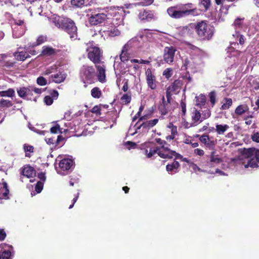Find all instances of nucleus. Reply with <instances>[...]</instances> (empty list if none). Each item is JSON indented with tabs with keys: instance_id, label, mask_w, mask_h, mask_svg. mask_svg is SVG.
Instances as JSON below:
<instances>
[{
	"instance_id": "obj_1",
	"label": "nucleus",
	"mask_w": 259,
	"mask_h": 259,
	"mask_svg": "<svg viewBox=\"0 0 259 259\" xmlns=\"http://www.w3.org/2000/svg\"><path fill=\"white\" fill-rule=\"evenodd\" d=\"M168 15L172 18L179 19L188 16L198 15L197 9L192 3L179 4L167 9Z\"/></svg>"
},
{
	"instance_id": "obj_2",
	"label": "nucleus",
	"mask_w": 259,
	"mask_h": 259,
	"mask_svg": "<svg viewBox=\"0 0 259 259\" xmlns=\"http://www.w3.org/2000/svg\"><path fill=\"white\" fill-rule=\"evenodd\" d=\"M53 22L56 26L67 33L72 40L78 39L77 28L73 20L57 16L54 18Z\"/></svg>"
},
{
	"instance_id": "obj_3",
	"label": "nucleus",
	"mask_w": 259,
	"mask_h": 259,
	"mask_svg": "<svg viewBox=\"0 0 259 259\" xmlns=\"http://www.w3.org/2000/svg\"><path fill=\"white\" fill-rule=\"evenodd\" d=\"M195 29L198 36L203 40L210 39L214 32V28L204 21L198 22L195 25Z\"/></svg>"
},
{
	"instance_id": "obj_4",
	"label": "nucleus",
	"mask_w": 259,
	"mask_h": 259,
	"mask_svg": "<svg viewBox=\"0 0 259 259\" xmlns=\"http://www.w3.org/2000/svg\"><path fill=\"white\" fill-rule=\"evenodd\" d=\"M96 72L93 66L83 65L80 70V77L84 83H92L95 79ZM87 87V84L84 85Z\"/></svg>"
},
{
	"instance_id": "obj_5",
	"label": "nucleus",
	"mask_w": 259,
	"mask_h": 259,
	"mask_svg": "<svg viewBox=\"0 0 259 259\" xmlns=\"http://www.w3.org/2000/svg\"><path fill=\"white\" fill-rule=\"evenodd\" d=\"M88 57L95 65L102 63V57L100 49L97 47H91L87 49Z\"/></svg>"
},
{
	"instance_id": "obj_6",
	"label": "nucleus",
	"mask_w": 259,
	"mask_h": 259,
	"mask_svg": "<svg viewBox=\"0 0 259 259\" xmlns=\"http://www.w3.org/2000/svg\"><path fill=\"white\" fill-rule=\"evenodd\" d=\"M176 49L173 46L165 47L163 51V60L168 64H171L174 61Z\"/></svg>"
},
{
	"instance_id": "obj_7",
	"label": "nucleus",
	"mask_w": 259,
	"mask_h": 259,
	"mask_svg": "<svg viewBox=\"0 0 259 259\" xmlns=\"http://www.w3.org/2000/svg\"><path fill=\"white\" fill-rule=\"evenodd\" d=\"M118 58L116 56L115 58L114 69L115 71V73H125L127 70L126 69L129 68L132 66V64L128 61L119 62Z\"/></svg>"
},
{
	"instance_id": "obj_8",
	"label": "nucleus",
	"mask_w": 259,
	"mask_h": 259,
	"mask_svg": "<svg viewBox=\"0 0 259 259\" xmlns=\"http://www.w3.org/2000/svg\"><path fill=\"white\" fill-rule=\"evenodd\" d=\"M107 19L106 15L104 13L91 14L89 22L92 25H97L104 23Z\"/></svg>"
},
{
	"instance_id": "obj_9",
	"label": "nucleus",
	"mask_w": 259,
	"mask_h": 259,
	"mask_svg": "<svg viewBox=\"0 0 259 259\" xmlns=\"http://www.w3.org/2000/svg\"><path fill=\"white\" fill-rule=\"evenodd\" d=\"M215 154V151L213 150L211 152L210 155L205 156L206 166L209 167H213L214 166V164H219L222 161V159L219 157V155Z\"/></svg>"
},
{
	"instance_id": "obj_10",
	"label": "nucleus",
	"mask_w": 259,
	"mask_h": 259,
	"mask_svg": "<svg viewBox=\"0 0 259 259\" xmlns=\"http://www.w3.org/2000/svg\"><path fill=\"white\" fill-rule=\"evenodd\" d=\"M146 82L148 87L151 90H155L157 87L156 76L152 73L151 69L148 68L145 71Z\"/></svg>"
},
{
	"instance_id": "obj_11",
	"label": "nucleus",
	"mask_w": 259,
	"mask_h": 259,
	"mask_svg": "<svg viewBox=\"0 0 259 259\" xmlns=\"http://www.w3.org/2000/svg\"><path fill=\"white\" fill-rule=\"evenodd\" d=\"M242 154L247 158H255L256 160L259 162V150L254 148L244 149L242 151Z\"/></svg>"
},
{
	"instance_id": "obj_12",
	"label": "nucleus",
	"mask_w": 259,
	"mask_h": 259,
	"mask_svg": "<svg viewBox=\"0 0 259 259\" xmlns=\"http://www.w3.org/2000/svg\"><path fill=\"white\" fill-rule=\"evenodd\" d=\"M191 126H195L203 121L201 113L197 109H194L192 113Z\"/></svg>"
},
{
	"instance_id": "obj_13",
	"label": "nucleus",
	"mask_w": 259,
	"mask_h": 259,
	"mask_svg": "<svg viewBox=\"0 0 259 259\" xmlns=\"http://www.w3.org/2000/svg\"><path fill=\"white\" fill-rule=\"evenodd\" d=\"M96 67L98 72V78L99 81L104 82L106 80L105 66L103 62L101 64H96Z\"/></svg>"
},
{
	"instance_id": "obj_14",
	"label": "nucleus",
	"mask_w": 259,
	"mask_h": 259,
	"mask_svg": "<svg viewBox=\"0 0 259 259\" xmlns=\"http://www.w3.org/2000/svg\"><path fill=\"white\" fill-rule=\"evenodd\" d=\"M199 140L209 149H213L216 144V142L211 140L209 136L203 135L199 138Z\"/></svg>"
},
{
	"instance_id": "obj_15",
	"label": "nucleus",
	"mask_w": 259,
	"mask_h": 259,
	"mask_svg": "<svg viewBox=\"0 0 259 259\" xmlns=\"http://www.w3.org/2000/svg\"><path fill=\"white\" fill-rule=\"evenodd\" d=\"M13 35L16 38H19L22 36L26 30V25L12 26Z\"/></svg>"
},
{
	"instance_id": "obj_16",
	"label": "nucleus",
	"mask_w": 259,
	"mask_h": 259,
	"mask_svg": "<svg viewBox=\"0 0 259 259\" xmlns=\"http://www.w3.org/2000/svg\"><path fill=\"white\" fill-rule=\"evenodd\" d=\"M59 167L63 170H67L73 166V161L70 158H64L59 162Z\"/></svg>"
},
{
	"instance_id": "obj_17",
	"label": "nucleus",
	"mask_w": 259,
	"mask_h": 259,
	"mask_svg": "<svg viewBox=\"0 0 259 259\" xmlns=\"http://www.w3.org/2000/svg\"><path fill=\"white\" fill-rule=\"evenodd\" d=\"M166 97L167 98V102H166L165 101L164 97H163L162 102L158 107V110L161 112L162 115L166 114L169 111V98H168V96L167 94L166 95Z\"/></svg>"
},
{
	"instance_id": "obj_18",
	"label": "nucleus",
	"mask_w": 259,
	"mask_h": 259,
	"mask_svg": "<svg viewBox=\"0 0 259 259\" xmlns=\"http://www.w3.org/2000/svg\"><path fill=\"white\" fill-rule=\"evenodd\" d=\"M66 74L62 72H59L55 74L52 75L50 77L52 81L59 83L63 82L66 78Z\"/></svg>"
},
{
	"instance_id": "obj_19",
	"label": "nucleus",
	"mask_w": 259,
	"mask_h": 259,
	"mask_svg": "<svg viewBox=\"0 0 259 259\" xmlns=\"http://www.w3.org/2000/svg\"><path fill=\"white\" fill-rule=\"evenodd\" d=\"M21 174L27 178H31L35 175V170L30 166L26 165L23 168Z\"/></svg>"
},
{
	"instance_id": "obj_20",
	"label": "nucleus",
	"mask_w": 259,
	"mask_h": 259,
	"mask_svg": "<svg viewBox=\"0 0 259 259\" xmlns=\"http://www.w3.org/2000/svg\"><path fill=\"white\" fill-rule=\"evenodd\" d=\"M158 121V119H154L153 120H148L142 123L139 126L137 127V130L140 129L141 127L145 128L146 130H149L151 127H153L157 124Z\"/></svg>"
},
{
	"instance_id": "obj_21",
	"label": "nucleus",
	"mask_w": 259,
	"mask_h": 259,
	"mask_svg": "<svg viewBox=\"0 0 259 259\" xmlns=\"http://www.w3.org/2000/svg\"><path fill=\"white\" fill-rule=\"evenodd\" d=\"M56 53V50L49 46H44L42 47L41 55L45 56H50Z\"/></svg>"
},
{
	"instance_id": "obj_22",
	"label": "nucleus",
	"mask_w": 259,
	"mask_h": 259,
	"mask_svg": "<svg viewBox=\"0 0 259 259\" xmlns=\"http://www.w3.org/2000/svg\"><path fill=\"white\" fill-rule=\"evenodd\" d=\"M128 49L123 47L120 55V62L128 61L130 58V54L128 53Z\"/></svg>"
},
{
	"instance_id": "obj_23",
	"label": "nucleus",
	"mask_w": 259,
	"mask_h": 259,
	"mask_svg": "<svg viewBox=\"0 0 259 259\" xmlns=\"http://www.w3.org/2000/svg\"><path fill=\"white\" fill-rule=\"evenodd\" d=\"M14 56L18 61H24L26 59L30 57V56L26 52H17L14 53Z\"/></svg>"
},
{
	"instance_id": "obj_24",
	"label": "nucleus",
	"mask_w": 259,
	"mask_h": 259,
	"mask_svg": "<svg viewBox=\"0 0 259 259\" xmlns=\"http://www.w3.org/2000/svg\"><path fill=\"white\" fill-rule=\"evenodd\" d=\"M249 109L248 106L246 104L240 105L237 107L235 110V113L237 115H241L247 112Z\"/></svg>"
},
{
	"instance_id": "obj_25",
	"label": "nucleus",
	"mask_w": 259,
	"mask_h": 259,
	"mask_svg": "<svg viewBox=\"0 0 259 259\" xmlns=\"http://www.w3.org/2000/svg\"><path fill=\"white\" fill-rule=\"evenodd\" d=\"M180 167L179 162L174 161L172 163L168 164L166 166V170L168 172H177V169Z\"/></svg>"
},
{
	"instance_id": "obj_26",
	"label": "nucleus",
	"mask_w": 259,
	"mask_h": 259,
	"mask_svg": "<svg viewBox=\"0 0 259 259\" xmlns=\"http://www.w3.org/2000/svg\"><path fill=\"white\" fill-rule=\"evenodd\" d=\"M104 32L105 34L111 37L117 36L120 34V31L115 27H112L110 29L105 30Z\"/></svg>"
},
{
	"instance_id": "obj_27",
	"label": "nucleus",
	"mask_w": 259,
	"mask_h": 259,
	"mask_svg": "<svg viewBox=\"0 0 259 259\" xmlns=\"http://www.w3.org/2000/svg\"><path fill=\"white\" fill-rule=\"evenodd\" d=\"M15 92L13 89L10 88L7 91H0L1 97L12 98L15 96Z\"/></svg>"
},
{
	"instance_id": "obj_28",
	"label": "nucleus",
	"mask_w": 259,
	"mask_h": 259,
	"mask_svg": "<svg viewBox=\"0 0 259 259\" xmlns=\"http://www.w3.org/2000/svg\"><path fill=\"white\" fill-rule=\"evenodd\" d=\"M215 131L219 135H223L224 133L229 128V125L227 124L222 125L217 124Z\"/></svg>"
},
{
	"instance_id": "obj_29",
	"label": "nucleus",
	"mask_w": 259,
	"mask_h": 259,
	"mask_svg": "<svg viewBox=\"0 0 259 259\" xmlns=\"http://www.w3.org/2000/svg\"><path fill=\"white\" fill-rule=\"evenodd\" d=\"M257 163L259 162L256 160V158L252 157L248 160L247 163L244 165V167L245 168H247L248 167L256 168L258 166Z\"/></svg>"
},
{
	"instance_id": "obj_30",
	"label": "nucleus",
	"mask_w": 259,
	"mask_h": 259,
	"mask_svg": "<svg viewBox=\"0 0 259 259\" xmlns=\"http://www.w3.org/2000/svg\"><path fill=\"white\" fill-rule=\"evenodd\" d=\"M244 20V18H240L237 17L234 21L233 25L236 29V31H237L238 29L241 28L242 27V23Z\"/></svg>"
},
{
	"instance_id": "obj_31",
	"label": "nucleus",
	"mask_w": 259,
	"mask_h": 259,
	"mask_svg": "<svg viewBox=\"0 0 259 259\" xmlns=\"http://www.w3.org/2000/svg\"><path fill=\"white\" fill-rule=\"evenodd\" d=\"M91 95L94 98H99L102 96V92L98 87H95L91 90Z\"/></svg>"
},
{
	"instance_id": "obj_32",
	"label": "nucleus",
	"mask_w": 259,
	"mask_h": 259,
	"mask_svg": "<svg viewBox=\"0 0 259 259\" xmlns=\"http://www.w3.org/2000/svg\"><path fill=\"white\" fill-rule=\"evenodd\" d=\"M224 100L225 102L223 103L221 109L222 110H226L229 109L232 104V99L231 98H225Z\"/></svg>"
},
{
	"instance_id": "obj_33",
	"label": "nucleus",
	"mask_w": 259,
	"mask_h": 259,
	"mask_svg": "<svg viewBox=\"0 0 259 259\" xmlns=\"http://www.w3.org/2000/svg\"><path fill=\"white\" fill-rule=\"evenodd\" d=\"M181 85V81L179 80H176L169 87V89L171 91H176L180 88Z\"/></svg>"
},
{
	"instance_id": "obj_34",
	"label": "nucleus",
	"mask_w": 259,
	"mask_h": 259,
	"mask_svg": "<svg viewBox=\"0 0 259 259\" xmlns=\"http://www.w3.org/2000/svg\"><path fill=\"white\" fill-rule=\"evenodd\" d=\"M12 253L10 250H4L0 252V259H12Z\"/></svg>"
},
{
	"instance_id": "obj_35",
	"label": "nucleus",
	"mask_w": 259,
	"mask_h": 259,
	"mask_svg": "<svg viewBox=\"0 0 259 259\" xmlns=\"http://www.w3.org/2000/svg\"><path fill=\"white\" fill-rule=\"evenodd\" d=\"M12 105V103L10 100L3 99L0 100V108L10 107Z\"/></svg>"
},
{
	"instance_id": "obj_36",
	"label": "nucleus",
	"mask_w": 259,
	"mask_h": 259,
	"mask_svg": "<svg viewBox=\"0 0 259 259\" xmlns=\"http://www.w3.org/2000/svg\"><path fill=\"white\" fill-rule=\"evenodd\" d=\"M233 36L239 38V42L240 45H242L244 44L245 37L242 34H241L238 31H236L235 33L233 34Z\"/></svg>"
},
{
	"instance_id": "obj_37",
	"label": "nucleus",
	"mask_w": 259,
	"mask_h": 259,
	"mask_svg": "<svg viewBox=\"0 0 259 259\" xmlns=\"http://www.w3.org/2000/svg\"><path fill=\"white\" fill-rule=\"evenodd\" d=\"M138 39L136 37H134L131 39L125 45H124L123 47L127 49L133 47L135 44H137Z\"/></svg>"
},
{
	"instance_id": "obj_38",
	"label": "nucleus",
	"mask_w": 259,
	"mask_h": 259,
	"mask_svg": "<svg viewBox=\"0 0 259 259\" xmlns=\"http://www.w3.org/2000/svg\"><path fill=\"white\" fill-rule=\"evenodd\" d=\"M197 105L202 106L204 105L206 101V97L203 95H200L198 97H196Z\"/></svg>"
},
{
	"instance_id": "obj_39",
	"label": "nucleus",
	"mask_w": 259,
	"mask_h": 259,
	"mask_svg": "<svg viewBox=\"0 0 259 259\" xmlns=\"http://www.w3.org/2000/svg\"><path fill=\"white\" fill-rule=\"evenodd\" d=\"M17 91L20 97L26 99V87L17 89Z\"/></svg>"
},
{
	"instance_id": "obj_40",
	"label": "nucleus",
	"mask_w": 259,
	"mask_h": 259,
	"mask_svg": "<svg viewBox=\"0 0 259 259\" xmlns=\"http://www.w3.org/2000/svg\"><path fill=\"white\" fill-rule=\"evenodd\" d=\"M208 96H209V101L211 103L212 107H213L216 102V100H215L216 99V93H215V91H211L209 94Z\"/></svg>"
},
{
	"instance_id": "obj_41",
	"label": "nucleus",
	"mask_w": 259,
	"mask_h": 259,
	"mask_svg": "<svg viewBox=\"0 0 259 259\" xmlns=\"http://www.w3.org/2000/svg\"><path fill=\"white\" fill-rule=\"evenodd\" d=\"M71 4L75 7H80L84 5V0H71Z\"/></svg>"
},
{
	"instance_id": "obj_42",
	"label": "nucleus",
	"mask_w": 259,
	"mask_h": 259,
	"mask_svg": "<svg viewBox=\"0 0 259 259\" xmlns=\"http://www.w3.org/2000/svg\"><path fill=\"white\" fill-rule=\"evenodd\" d=\"M201 116L202 117V118L203 119V120L209 118L211 115V112L210 110L206 108L205 110L202 111V113H201Z\"/></svg>"
},
{
	"instance_id": "obj_43",
	"label": "nucleus",
	"mask_w": 259,
	"mask_h": 259,
	"mask_svg": "<svg viewBox=\"0 0 259 259\" xmlns=\"http://www.w3.org/2000/svg\"><path fill=\"white\" fill-rule=\"evenodd\" d=\"M121 100L122 101V103H124L125 104H127L131 102V96L127 94H124L121 98Z\"/></svg>"
},
{
	"instance_id": "obj_44",
	"label": "nucleus",
	"mask_w": 259,
	"mask_h": 259,
	"mask_svg": "<svg viewBox=\"0 0 259 259\" xmlns=\"http://www.w3.org/2000/svg\"><path fill=\"white\" fill-rule=\"evenodd\" d=\"M159 150V149L158 148H156L155 149H152L151 148L150 149L149 152L148 153V150H146L145 151L146 154L147 155V157L148 158L151 157L152 156H153L156 153H158V151Z\"/></svg>"
},
{
	"instance_id": "obj_45",
	"label": "nucleus",
	"mask_w": 259,
	"mask_h": 259,
	"mask_svg": "<svg viewBox=\"0 0 259 259\" xmlns=\"http://www.w3.org/2000/svg\"><path fill=\"white\" fill-rule=\"evenodd\" d=\"M201 3L204 7L205 11H207L211 6L210 0H201Z\"/></svg>"
},
{
	"instance_id": "obj_46",
	"label": "nucleus",
	"mask_w": 259,
	"mask_h": 259,
	"mask_svg": "<svg viewBox=\"0 0 259 259\" xmlns=\"http://www.w3.org/2000/svg\"><path fill=\"white\" fill-rule=\"evenodd\" d=\"M47 40V37L44 35H40L38 37L36 42L34 44V46L39 45Z\"/></svg>"
},
{
	"instance_id": "obj_47",
	"label": "nucleus",
	"mask_w": 259,
	"mask_h": 259,
	"mask_svg": "<svg viewBox=\"0 0 259 259\" xmlns=\"http://www.w3.org/2000/svg\"><path fill=\"white\" fill-rule=\"evenodd\" d=\"M45 141L46 143L49 145H52L53 147L56 148L57 147V145H56V140L54 138H46Z\"/></svg>"
},
{
	"instance_id": "obj_48",
	"label": "nucleus",
	"mask_w": 259,
	"mask_h": 259,
	"mask_svg": "<svg viewBox=\"0 0 259 259\" xmlns=\"http://www.w3.org/2000/svg\"><path fill=\"white\" fill-rule=\"evenodd\" d=\"M26 99L31 100V97L33 95L32 86L26 87Z\"/></svg>"
},
{
	"instance_id": "obj_49",
	"label": "nucleus",
	"mask_w": 259,
	"mask_h": 259,
	"mask_svg": "<svg viewBox=\"0 0 259 259\" xmlns=\"http://www.w3.org/2000/svg\"><path fill=\"white\" fill-rule=\"evenodd\" d=\"M172 74V69L170 68H167L163 72V75L168 79Z\"/></svg>"
},
{
	"instance_id": "obj_50",
	"label": "nucleus",
	"mask_w": 259,
	"mask_h": 259,
	"mask_svg": "<svg viewBox=\"0 0 259 259\" xmlns=\"http://www.w3.org/2000/svg\"><path fill=\"white\" fill-rule=\"evenodd\" d=\"M36 82L40 85H45L47 83V81L44 77L39 76L37 78Z\"/></svg>"
},
{
	"instance_id": "obj_51",
	"label": "nucleus",
	"mask_w": 259,
	"mask_h": 259,
	"mask_svg": "<svg viewBox=\"0 0 259 259\" xmlns=\"http://www.w3.org/2000/svg\"><path fill=\"white\" fill-rule=\"evenodd\" d=\"M26 25V23L24 22V20L15 19H14V24L12 26H21V25Z\"/></svg>"
},
{
	"instance_id": "obj_52",
	"label": "nucleus",
	"mask_w": 259,
	"mask_h": 259,
	"mask_svg": "<svg viewBox=\"0 0 259 259\" xmlns=\"http://www.w3.org/2000/svg\"><path fill=\"white\" fill-rule=\"evenodd\" d=\"M51 133L52 134H56L58 133V132H60L62 133V132L61 131V128L59 124H56L55 126L52 127L51 128L50 130Z\"/></svg>"
},
{
	"instance_id": "obj_53",
	"label": "nucleus",
	"mask_w": 259,
	"mask_h": 259,
	"mask_svg": "<svg viewBox=\"0 0 259 259\" xmlns=\"http://www.w3.org/2000/svg\"><path fill=\"white\" fill-rule=\"evenodd\" d=\"M158 155L161 158H168V159H171L172 158V155L171 154H169L168 153H163L162 151H158Z\"/></svg>"
},
{
	"instance_id": "obj_54",
	"label": "nucleus",
	"mask_w": 259,
	"mask_h": 259,
	"mask_svg": "<svg viewBox=\"0 0 259 259\" xmlns=\"http://www.w3.org/2000/svg\"><path fill=\"white\" fill-rule=\"evenodd\" d=\"M42 188H43L42 183L40 181L37 182V183L35 186V191L37 192V193H40L41 191V190H42Z\"/></svg>"
},
{
	"instance_id": "obj_55",
	"label": "nucleus",
	"mask_w": 259,
	"mask_h": 259,
	"mask_svg": "<svg viewBox=\"0 0 259 259\" xmlns=\"http://www.w3.org/2000/svg\"><path fill=\"white\" fill-rule=\"evenodd\" d=\"M44 101L47 105H51L53 102V100L51 97L47 96L45 97Z\"/></svg>"
},
{
	"instance_id": "obj_56",
	"label": "nucleus",
	"mask_w": 259,
	"mask_h": 259,
	"mask_svg": "<svg viewBox=\"0 0 259 259\" xmlns=\"http://www.w3.org/2000/svg\"><path fill=\"white\" fill-rule=\"evenodd\" d=\"M114 20H116L117 21H118V22L116 23V24H120L122 22V16L119 15H116L113 18V20L114 21Z\"/></svg>"
},
{
	"instance_id": "obj_57",
	"label": "nucleus",
	"mask_w": 259,
	"mask_h": 259,
	"mask_svg": "<svg viewBox=\"0 0 259 259\" xmlns=\"http://www.w3.org/2000/svg\"><path fill=\"white\" fill-rule=\"evenodd\" d=\"M181 106L182 108V111L183 113V115H185L186 113V103L184 101L182 100L181 102Z\"/></svg>"
},
{
	"instance_id": "obj_58",
	"label": "nucleus",
	"mask_w": 259,
	"mask_h": 259,
	"mask_svg": "<svg viewBox=\"0 0 259 259\" xmlns=\"http://www.w3.org/2000/svg\"><path fill=\"white\" fill-rule=\"evenodd\" d=\"M170 154H171V155H172V156H175L176 157V159H179L182 160V159L183 157L182 155H181V154H180L179 153H177L175 151H170Z\"/></svg>"
},
{
	"instance_id": "obj_59",
	"label": "nucleus",
	"mask_w": 259,
	"mask_h": 259,
	"mask_svg": "<svg viewBox=\"0 0 259 259\" xmlns=\"http://www.w3.org/2000/svg\"><path fill=\"white\" fill-rule=\"evenodd\" d=\"M64 138L62 136H58L57 139L56 140V145L57 146H60L61 143L63 142Z\"/></svg>"
},
{
	"instance_id": "obj_60",
	"label": "nucleus",
	"mask_w": 259,
	"mask_h": 259,
	"mask_svg": "<svg viewBox=\"0 0 259 259\" xmlns=\"http://www.w3.org/2000/svg\"><path fill=\"white\" fill-rule=\"evenodd\" d=\"M6 237V233L5 232L4 230L3 229H0V241L4 240Z\"/></svg>"
},
{
	"instance_id": "obj_61",
	"label": "nucleus",
	"mask_w": 259,
	"mask_h": 259,
	"mask_svg": "<svg viewBox=\"0 0 259 259\" xmlns=\"http://www.w3.org/2000/svg\"><path fill=\"white\" fill-rule=\"evenodd\" d=\"M251 139L253 141L259 143V134L258 133L253 134L252 135Z\"/></svg>"
},
{
	"instance_id": "obj_62",
	"label": "nucleus",
	"mask_w": 259,
	"mask_h": 259,
	"mask_svg": "<svg viewBox=\"0 0 259 259\" xmlns=\"http://www.w3.org/2000/svg\"><path fill=\"white\" fill-rule=\"evenodd\" d=\"M92 112L96 113L97 114H101L100 109L97 106H95L92 108Z\"/></svg>"
},
{
	"instance_id": "obj_63",
	"label": "nucleus",
	"mask_w": 259,
	"mask_h": 259,
	"mask_svg": "<svg viewBox=\"0 0 259 259\" xmlns=\"http://www.w3.org/2000/svg\"><path fill=\"white\" fill-rule=\"evenodd\" d=\"M24 149L25 151L33 152V147L32 146H26V145H24Z\"/></svg>"
},
{
	"instance_id": "obj_64",
	"label": "nucleus",
	"mask_w": 259,
	"mask_h": 259,
	"mask_svg": "<svg viewBox=\"0 0 259 259\" xmlns=\"http://www.w3.org/2000/svg\"><path fill=\"white\" fill-rule=\"evenodd\" d=\"M32 92H33L35 94H38V95H40L42 93V91L41 89L37 88L34 87L33 86H32Z\"/></svg>"
}]
</instances>
